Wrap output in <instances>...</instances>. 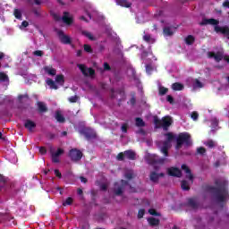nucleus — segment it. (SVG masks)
<instances>
[{
  "instance_id": "nucleus-1",
  "label": "nucleus",
  "mask_w": 229,
  "mask_h": 229,
  "mask_svg": "<svg viewBox=\"0 0 229 229\" xmlns=\"http://www.w3.org/2000/svg\"><path fill=\"white\" fill-rule=\"evenodd\" d=\"M226 182H216V187L218 189L216 191V201L218 203H226L229 199V191L225 186Z\"/></svg>"
},
{
  "instance_id": "nucleus-2",
  "label": "nucleus",
  "mask_w": 229,
  "mask_h": 229,
  "mask_svg": "<svg viewBox=\"0 0 229 229\" xmlns=\"http://www.w3.org/2000/svg\"><path fill=\"white\" fill-rule=\"evenodd\" d=\"M201 24H210L211 26H215V31L216 33H221L222 35H225V37H227V38H229V28L227 26H217V24H219V21L216 19H204Z\"/></svg>"
},
{
  "instance_id": "nucleus-3",
  "label": "nucleus",
  "mask_w": 229,
  "mask_h": 229,
  "mask_svg": "<svg viewBox=\"0 0 229 229\" xmlns=\"http://www.w3.org/2000/svg\"><path fill=\"white\" fill-rule=\"evenodd\" d=\"M182 171H184L188 181H182L181 183V187L182 191H189L191 189V185H192L194 182V175L192 174V173L191 172V168H189L187 165H182Z\"/></svg>"
},
{
  "instance_id": "nucleus-4",
  "label": "nucleus",
  "mask_w": 229,
  "mask_h": 229,
  "mask_svg": "<svg viewBox=\"0 0 229 229\" xmlns=\"http://www.w3.org/2000/svg\"><path fill=\"white\" fill-rule=\"evenodd\" d=\"M166 140L165 142H161L158 144V148L161 151V153L164 154L165 157H167V151L169 148H171V142H173V139H174V136L173 133L168 132L165 134Z\"/></svg>"
},
{
  "instance_id": "nucleus-5",
  "label": "nucleus",
  "mask_w": 229,
  "mask_h": 229,
  "mask_svg": "<svg viewBox=\"0 0 229 229\" xmlns=\"http://www.w3.org/2000/svg\"><path fill=\"white\" fill-rule=\"evenodd\" d=\"M208 58H213V60L216 61L217 63H221V66H218L219 68L223 67V65H225V64H229V56L228 55H223L222 52L214 53V52H208Z\"/></svg>"
},
{
  "instance_id": "nucleus-6",
  "label": "nucleus",
  "mask_w": 229,
  "mask_h": 229,
  "mask_svg": "<svg viewBox=\"0 0 229 229\" xmlns=\"http://www.w3.org/2000/svg\"><path fill=\"white\" fill-rule=\"evenodd\" d=\"M172 123L173 120L169 116H165L162 120L158 119L157 116L154 117V123L156 124V128H164L165 130H167Z\"/></svg>"
},
{
  "instance_id": "nucleus-7",
  "label": "nucleus",
  "mask_w": 229,
  "mask_h": 229,
  "mask_svg": "<svg viewBox=\"0 0 229 229\" xmlns=\"http://www.w3.org/2000/svg\"><path fill=\"white\" fill-rule=\"evenodd\" d=\"M64 75H57L55 77V81L51 79H47L46 83L48 85L50 89H54L56 90L58 89V85H64Z\"/></svg>"
},
{
  "instance_id": "nucleus-8",
  "label": "nucleus",
  "mask_w": 229,
  "mask_h": 229,
  "mask_svg": "<svg viewBox=\"0 0 229 229\" xmlns=\"http://www.w3.org/2000/svg\"><path fill=\"white\" fill-rule=\"evenodd\" d=\"M182 144H186L187 146L191 144V134H189V132H182L179 134L177 139V149L181 148Z\"/></svg>"
},
{
  "instance_id": "nucleus-9",
  "label": "nucleus",
  "mask_w": 229,
  "mask_h": 229,
  "mask_svg": "<svg viewBox=\"0 0 229 229\" xmlns=\"http://www.w3.org/2000/svg\"><path fill=\"white\" fill-rule=\"evenodd\" d=\"M148 213L150 216H155L148 219V224L151 225V226H157L158 223H160V219L158 218L160 217V213L157 212L155 209H149Z\"/></svg>"
},
{
  "instance_id": "nucleus-10",
  "label": "nucleus",
  "mask_w": 229,
  "mask_h": 229,
  "mask_svg": "<svg viewBox=\"0 0 229 229\" xmlns=\"http://www.w3.org/2000/svg\"><path fill=\"white\" fill-rule=\"evenodd\" d=\"M131 187L130 184L126 183V182L122 181L121 182H116L114 184V192L116 194V196H120V194H123V189H131Z\"/></svg>"
},
{
  "instance_id": "nucleus-11",
  "label": "nucleus",
  "mask_w": 229,
  "mask_h": 229,
  "mask_svg": "<svg viewBox=\"0 0 229 229\" xmlns=\"http://www.w3.org/2000/svg\"><path fill=\"white\" fill-rule=\"evenodd\" d=\"M135 152L133 150H127L124 153H120L117 156V160H124V158H129V160H135Z\"/></svg>"
},
{
  "instance_id": "nucleus-12",
  "label": "nucleus",
  "mask_w": 229,
  "mask_h": 229,
  "mask_svg": "<svg viewBox=\"0 0 229 229\" xmlns=\"http://www.w3.org/2000/svg\"><path fill=\"white\" fill-rule=\"evenodd\" d=\"M70 157L73 162H78V160H81V157H83V154L81 153V151L73 148L72 150H70Z\"/></svg>"
},
{
  "instance_id": "nucleus-13",
  "label": "nucleus",
  "mask_w": 229,
  "mask_h": 229,
  "mask_svg": "<svg viewBox=\"0 0 229 229\" xmlns=\"http://www.w3.org/2000/svg\"><path fill=\"white\" fill-rule=\"evenodd\" d=\"M62 155H64V149L62 148L52 150L51 151L52 161L55 162V164H58V162H60V157H62Z\"/></svg>"
},
{
  "instance_id": "nucleus-14",
  "label": "nucleus",
  "mask_w": 229,
  "mask_h": 229,
  "mask_svg": "<svg viewBox=\"0 0 229 229\" xmlns=\"http://www.w3.org/2000/svg\"><path fill=\"white\" fill-rule=\"evenodd\" d=\"M148 158L149 164H164V162H165V158H159L158 156L155 154H148Z\"/></svg>"
},
{
  "instance_id": "nucleus-15",
  "label": "nucleus",
  "mask_w": 229,
  "mask_h": 229,
  "mask_svg": "<svg viewBox=\"0 0 229 229\" xmlns=\"http://www.w3.org/2000/svg\"><path fill=\"white\" fill-rule=\"evenodd\" d=\"M59 40L63 44H71V38L64 33L62 30H57Z\"/></svg>"
},
{
  "instance_id": "nucleus-16",
  "label": "nucleus",
  "mask_w": 229,
  "mask_h": 229,
  "mask_svg": "<svg viewBox=\"0 0 229 229\" xmlns=\"http://www.w3.org/2000/svg\"><path fill=\"white\" fill-rule=\"evenodd\" d=\"M78 67L84 74V76H94V70L91 68H86V66L83 64H79Z\"/></svg>"
},
{
  "instance_id": "nucleus-17",
  "label": "nucleus",
  "mask_w": 229,
  "mask_h": 229,
  "mask_svg": "<svg viewBox=\"0 0 229 229\" xmlns=\"http://www.w3.org/2000/svg\"><path fill=\"white\" fill-rule=\"evenodd\" d=\"M174 31H176V28L171 27L169 25H165V27L163 29V33L165 37H171L174 35Z\"/></svg>"
},
{
  "instance_id": "nucleus-18",
  "label": "nucleus",
  "mask_w": 229,
  "mask_h": 229,
  "mask_svg": "<svg viewBox=\"0 0 229 229\" xmlns=\"http://www.w3.org/2000/svg\"><path fill=\"white\" fill-rule=\"evenodd\" d=\"M167 173L168 174H170V176H177V178H180V176H182V171H180V169L176 167L169 168Z\"/></svg>"
},
{
  "instance_id": "nucleus-19",
  "label": "nucleus",
  "mask_w": 229,
  "mask_h": 229,
  "mask_svg": "<svg viewBox=\"0 0 229 229\" xmlns=\"http://www.w3.org/2000/svg\"><path fill=\"white\" fill-rule=\"evenodd\" d=\"M43 71H44L45 74H48V76L56 75V69L53 68V66H51V65L45 66L43 68Z\"/></svg>"
},
{
  "instance_id": "nucleus-20",
  "label": "nucleus",
  "mask_w": 229,
  "mask_h": 229,
  "mask_svg": "<svg viewBox=\"0 0 229 229\" xmlns=\"http://www.w3.org/2000/svg\"><path fill=\"white\" fill-rule=\"evenodd\" d=\"M24 126L27 130H29V131H32L33 130H35L37 124L31 120H27L24 123Z\"/></svg>"
},
{
  "instance_id": "nucleus-21",
  "label": "nucleus",
  "mask_w": 229,
  "mask_h": 229,
  "mask_svg": "<svg viewBox=\"0 0 229 229\" xmlns=\"http://www.w3.org/2000/svg\"><path fill=\"white\" fill-rule=\"evenodd\" d=\"M63 21L64 24H72V15H71L69 13H64L63 15Z\"/></svg>"
},
{
  "instance_id": "nucleus-22",
  "label": "nucleus",
  "mask_w": 229,
  "mask_h": 229,
  "mask_svg": "<svg viewBox=\"0 0 229 229\" xmlns=\"http://www.w3.org/2000/svg\"><path fill=\"white\" fill-rule=\"evenodd\" d=\"M116 4L123 6L124 8H130V6H131V3L128 2V0H117Z\"/></svg>"
},
{
  "instance_id": "nucleus-23",
  "label": "nucleus",
  "mask_w": 229,
  "mask_h": 229,
  "mask_svg": "<svg viewBox=\"0 0 229 229\" xmlns=\"http://www.w3.org/2000/svg\"><path fill=\"white\" fill-rule=\"evenodd\" d=\"M195 40H196V38H194V36L192 35H189L184 38L185 44H187V46H192Z\"/></svg>"
},
{
  "instance_id": "nucleus-24",
  "label": "nucleus",
  "mask_w": 229,
  "mask_h": 229,
  "mask_svg": "<svg viewBox=\"0 0 229 229\" xmlns=\"http://www.w3.org/2000/svg\"><path fill=\"white\" fill-rule=\"evenodd\" d=\"M192 87L193 89H203L204 84L199 80L195 79L192 81Z\"/></svg>"
},
{
  "instance_id": "nucleus-25",
  "label": "nucleus",
  "mask_w": 229,
  "mask_h": 229,
  "mask_svg": "<svg viewBox=\"0 0 229 229\" xmlns=\"http://www.w3.org/2000/svg\"><path fill=\"white\" fill-rule=\"evenodd\" d=\"M161 176H164V174L151 173L150 180L152 182H158V178H160Z\"/></svg>"
},
{
  "instance_id": "nucleus-26",
  "label": "nucleus",
  "mask_w": 229,
  "mask_h": 229,
  "mask_svg": "<svg viewBox=\"0 0 229 229\" xmlns=\"http://www.w3.org/2000/svg\"><path fill=\"white\" fill-rule=\"evenodd\" d=\"M82 35H84V37H87V38H89V40H96V37H94L92 33L87 30L82 31Z\"/></svg>"
},
{
  "instance_id": "nucleus-27",
  "label": "nucleus",
  "mask_w": 229,
  "mask_h": 229,
  "mask_svg": "<svg viewBox=\"0 0 229 229\" xmlns=\"http://www.w3.org/2000/svg\"><path fill=\"white\" fill-rule=\"evenodd\" d=\"M172 89L173 90H183V86L182 83L176 82L172 85Z\"/></svg>"
},
{
  "instance_id": "nucleus-28",
  "label": "nucleus",
  "mask_w": 229,
  "mask_h": 229,
  "mask_svg": "<svg viewBox=\"0 0 229 229\" xmlns=\"http://www.w3.org/2000/svg\"><path fill=\"white\" fill-rule=\"evenodd\" d=\"M143 39L145 40V42H148V44H154L155 42V38H151V36L149 35H145L143 37Z\"/></svg>"
},
{
  "instance_id": "nucleus-29",
  "label": "nucleus",
  "mask_w": 229,
  "mask_h": 229,
  "mask_svg": "<svg viewBox=\"0 0 229 229\" xmlns=\"http://www.w3.org/2000/svg\"><path fill=\"white\" fill-rule=\"evenodd\" d=\"M55 119L56 121H58V123H64V116L62 115V113H60L59 111L55 113Z\"/></svg>"
},
{
  "instance_id": "nucleus-30",
  "label": "nucleus",
  "mask_w": 229,
  "mask_h": 229,
  "mask_svg": "<svg viewBox=\"0 0 229 229\" xmlns=\"http://www.w3.org/2000/svg\"><path fill=\"white\" fill-rule=\"evenodd\" d=\"M38 110L40 112H46V104L42 102L38 103Z\"/></svg>"
},
{
  "instance_id": "nucleus-31",
  "label": "nucleus",
  "mask_w": 229,
  "mask_h": 229,
  "mask_svg": "<svg viewBox=\"0 0 229 229\" xmlns=\"http://www.w3.org/2000/svg\"><path fill=\"white\" fill-rule=\"evenodd\" d=\"M0 81H8V75L4 72H0Z\"/></svg>"
},
{
  "instance_id": "nucleus-32",
  "label": "nucleus",
  "mask_w": 229,
  "mask_h": 229,
  "mask_svg": "<svg viewBox=\"0 0 229 229\" xmlns=\"http://www.w3.org/2000/svg\"><path fill=\"white\" fill-rule=\"evenodd\" d=\"M72 198H71V197L67 198V199L63 202L64 207H67V205H72Z\"/></svg>"
},
{
  "instance_id": "nucleus-33",
  "label": "nucleus",
  "mask_w": 229,
  "mask_h": 229,
  "mask_svg": "<svg viewBox=\"0 0 229 229\" xmlns=\"http://www.w3.org/2000/svg\"><path fill=\"white\" fill-rule=\"evenodd\" d=\"M191 117L193 121H198V117H199V114H198V112H192L191 114Z\"/></svg>"
},
{
  "instance_id": "nucleus-34",
  "label": "nucleus",
  "mask_w": 229,
  "mask_h": 229,
  "mask_svg": "<svg viewBox=\"0 0 229 229\" xmlns=\"http://www.w3.org/2000/svg\"><path fill=\"white\" fill-rule=\"evenodd\" d=\"M136 126H144V121L140 118H136Z\"/></svg>"
},
{
  "instance_id": "nucleus-35",
  "label": "nucleus",
  "mask_w": 229,
  "mask_h": 229,
  "mask_svg": "<svg viewBox=\"0 0 229 229\" xmlns=\"http://www.w3.org/2000/svg\"><path fill=\"white\" fill-rule=\"evenodd\" d=\"M189 203L191 207H193V208H196V204H197L196 199H190Z\"/></svg>"
},
{
  "instance_id": "nucleus-36",
  "label": "nucleus",
  "mask_w": 229,
  "mask_h": 229,
  "mask_svg": "<svg viewBox=\"0 0 229 229\" xmlns=\"http://www.w3.org/2000/svg\"><path fill=\"white\" fill-rule=\"evenodd\" d=\"M167 93V88L165 87H159V94H161L162 96H164V94Z\"/></svg>"
},
{
  "instance_id": "nucleus-37",
  "label": "nucleus",
  "mask_w": 229,
  "mask_h": 229,
  "mask_svg": "<svg viewBox=\"0 0 229 229\" xmlns=\"http://www.w3.org/2000/svg\"><path fill=\"white\" fill-rule=\"evenodd\" d=\"M208 148H214L216 146V142L213 140H208L207 143H205Z\"/></svg>"
},
{
  "instance_id": "nucleus-38",
  "label": "nucleus",
  "mask_w": 229,
  "mask_h": 229,
  "mask_svg": "<svg viewBox=\"0 0 229 229\" xmlns=\"http://www.w3.org/2000/svg\"><path fill=\"white\" fill-rule=\"evenodd\" d=\"M14 17H15L16 19H21V11H20V10H18V9L14 10Z\"/></svg>"
},
{
  "instance_id": "nucleus-39",
  "label": "nucleus",
  "mask_w": 229,
  "mask_h": 229,
  "mask_svg": "<svg viewBox=\"0 0 229 229\" xmlns=\"http://www.w3.org/2000/svg\"><path fill=\"white\" fill-rule=\"evenodd\" d=\"M125 178H127V180H131V178H133V172H132V171H129V172L125 174Z\"/></svg>"
},
{
  "instance_id": "nucleus-40",
  "label": "nucleus",
  "mask_w": 229,
  "mask_h": 229,
  "mask_svg": "<svg viewBox=\"0 0 229 229\" xmlns=\"http://www.w3.org/2000/svg\"><path fill=\"white\" fill-rule=\"evenodd\" d=\"M84 50L87 52V53H92V47L89 45H84Z\"/></svg>"
},
{
  "instance_id": "nucleus-41",
  "label": "nucleus",
  "mask_w": 229,
  "mask_h": 229,
  "mask_svg": "<svg viewBox=\"0 0 229 229\" xmlns=\"http://www.w3.org/2000/svg\"><path fill=\"white\" fill-rule=\"evenodd\" d=\"M28 26H29L28 21H22L21 25L20 26V29L24 30V28H28Z\"/></svg>"
},
{
  "instance_id": "nucleus-42",
  "label": "nucleus",
  "mask_w": 229,
  "mask_h": 229,
  "mask_svg": "<svg viewBox=\"0 0 229 229\" xmlns=\"http://www.w3.org/2000/svg\"><path fill=\"white\" fill-rule=\"evenodd\" d=\"M146 71H147V73H148V74H151V71H153V66L148 64V65L146 66Z\"/></svg>"
},
{
  "instance_id": "nucleus-43",
  "label": "nucleus",
  "mask_w": 229,
  "mask_h": 229,
  "mask_svg": "<svg viewBox=\"0 0 229 229\" xmlns=\"http://www.w3.org/2000/svg\"><path fill=\"white\" fill-rule=\"evenodd\" d=\"M139 219H142L144 217V209H140L138 213Z\"/></svg>"
},
{
  "instance_id": "nucleus-44",
  "label": "nucleus",
  "mask_w": 229,
  "mask_h": 229,
  "mask_svg": "<svg viewBox=\"0 0 229 229\" xmlns=\"http://www.w3.org/2000/svg\"><path fill=\"white\" fill-rule=\"evenodd\" d=\"M4 182H6V178H4L3 175H0V187H3Z\"/></svg>"
},
{
  "instance_id": "nucleus-45",
  "label": "nucleus",
  "mask_w": 229,
  "mask_h": 229,
  "mask_svg": "<svg viewBox=\"0 0 229 229\" xmlns=\"http://www.w3.org/2000/svg\"><path fill=\"white\" fill-rule=\"evenodd\" d=\"M70 103H76L78 101V97L74 96L69 98Z\"/></svg>"
},
{
  "instance_id": "nucleus-46",
  "label": "nucleus",
  "mask_w": 229,
  "mask_h": 229,
  "mask_svg": "<svg viewBox=\"0 0 229 229\" xmlns=\"http://www.w3.org/2000/svg\"><path fill=\"white\" fill-rule=\"evenodd\" d=\"M197 152L199 154V155H203L205 153V148L203 147H200L197 149Z\"/></svg>"
},
{
  "instance_id": "nucleus-47",
  "label": "nucleus",
  "mask_w": 229,
  "mask_h": 229,
  "mask_svg": "<svg viewBox=\"0 0 229 229\" xmlns=\"http://www.w3.org/2000/svg\"><path fill=\"white\" fill-rule=\"evenodd\" d=\"M33 55H35V56H42L44 53L40 50H37L33 53Z\"/></svg>"
},
{
  "instance_id": "nucleus-48",
  "label": "nucleus",
  "mask_w": 229,
  "mask_h": 229,
  "mask_svg": "<svg viewBox=\"0 0 229 229\" xmlns=\"http://www.w3.org/2000/svg\"><path fill=\"white\" fill-rule=\"evenodd\" d=\"M127 130H128V125L126 123L122 125V131H123V133H126Z\"/></svg>"
},
{
  "instance_id": "nucleus-49",
  "label": "nucleus",
  "mask_w": 229,
  "mask_h": 229,
  "mask_svg": "<svg viewBox=\"0 0 229 229\" xmlns=\"http://www.w3.org/2000/svg\"><path fill=\"white\" fill-rule=\"evenodd\" d=\"M55 174L57 176V178H62V174L58 170H55Z\"/></svg>"
},
{
  "instance_id": "nucleus-50",
  "label": "nucleus",
  "mask_w": 229,
  "mask_h": 229,
  "mask_svg": "<svg viewBox=\"0 0 229 229\" xmlns=\"http://www.w3.org/2000/svg\"><path fill=\"white\" fill-rule=\"evenodd\" d=\"M104 70L105 71H110V65H108V64L105 63L104 64Z\"/></svg>"
},
{
  "instance_id": "nucleus-51",
  "label": "nucleus",
  "mask_w": 229,
  "mask_h": 229,
  "mask_svg": "<svg viewBox=\"0 0 229 229\" xmlns=\"http://www.w3.org/2000/svg\"><path fill=\"white\" fill-rule=\"evenodd\" d=\"M46 148H39V153L41 154V155H46Z\"/></svg>"
},
{
  "instance_id": "nucleus-52",
  "label": "nucleus",
  "mask_w": 229,
  "mask_h": 229,
  "mask_svg": "<svg viewBox=\"0 0 229 229\" xmlns=\"http://www.w3.org/2000/svg\"><path fill=\"white\" fill-rule=\"evenodd\" d=\"M223 6H225V8H229V1L226 0L225 2H224Z\"/></svg>"
},
{
  "instance_id": "nucleus-53",
  "label": "nucleus",
  "mask_w": 229,
  "mask_h": 229,
  "mask_svg": "<svg viewBox=\"0 0 229 229\" xmlns=\"http://www.w3.org/2000/svg\"><path fill=\"white\" fill-rule=\"evenodd\" d=\"M166 99H167V101H168L169 103L173 104V101H174V100H173V97L167 96Z\"/></svg>"
},
{
  "instance_id": "nucleus-54",
  "label": "nucleus",
  "mask_w": 229,
  "mask_h": 229,
  "mask_svg": "<svg viewBox=\"0 0 229 229\" xmlns=\"http://www.w3.org/2000/svg\"><path fill=\"white\" fill-rule=\"evenodd\" d=\"M81 182L82 183H87V179L85 177H81Z\"/></svg>"
},
{
  "instance_id": "nucleus-55",
  "label": "nucleus",
  "mask_w": 229,
  "mask_h": 229,
  "mask_svg": "<svg viewBox=\"0 0 229 229\" xmlns=\"http://www.w3.org/2000/svg\"><path fill=\"white\" fill-rule=\"evenodd\" d=\"M212 124L213 128H216V126H217V120H214Z\"/></svg>"
},
{
  "instance_id": "nucleus-56",
  "label": "nucleus",
  "mask_w": 229,
  "mask_h": 229,
  "mask_svg": "<svg viewBox=\"0 0 229 229\" xmlns=\"http://www.w3.org/2000/svg\"><path fill=\"white\" fill-rule=\"evenodd\" d=\"M81 19L82 21H85L86 22H89V19H87L85 16H82Z\"/></svg>"
},
{
  "instance_id": "nucleus-57",
  "label": "nucleus",
  "mask_w": 229,
  "mask_h": 229,
  "mask_svg": "<svg viewBox=\"0 0 229 229\" xmlns=\"http://www.w3.org/2000/svg\"><path fill=\"white\" fill-rule=\"evenodd\" d=\"M4 58V54L3 52H0V60Z\"/></svg>"
},
{
  "instance_id": "nucleus-58",
  "label": "nucleus",
  "mask_w": 229,
  "mask_h": 229,
  "mask_svg": "<svg viewBox=\"0 0 229 229\" xmlns=\"http://www.w3.org/2000/svg\"><path fill=\"white\" fill-rule=\"evenodd\" d=\"M101 189H102V191H105L106 189V185H102Z\"/></svg>"
},
{
  "instance_id": "nucleus-59",
  "label": "nucleus",
  "mask_w": 229,
  "mask_h": 229,
  "mask_svg": "<svg viewBox=\"0 0 229 229\" xmlns=\"http://www.w3.org/2000/svg\"><path fill=\"white\" fill-rule=\"evenodd\" d=\"M78 194H83V191L78 190Z\"/></svg>"
},
{
  "instance_id": "nucleus-60",
  "label": "nucleus",
  "mask_w": 229,
  "mask_h": 229,
  "mask_svg": "<svg viewBox=\"0 0 229 229\" xmlns=\"http://www.w3.org/2000/svg\"><path fill=\"white\" fill-rule=\"evenodd\" d=\"M89 19H92V16H90L89 13H87Z\"/></svg>"
},
{
  "instance_id": "nucleus-61",
  "label": "nucleus",
  "mask_w": 229,
  "mask_h": 229,
  "mask_svg": "<svg viewBox=\"0 0 229 229\" xmlns=\"http://www.w3.org/2000/svg\"><path fill=\"white\" fill-rule=\"evenodd\" d=\"M0 139H3V133L0 132Z\"/></svg>"
},
{
  "instance_id": "nucleus-62",
  "label": "nucleus",
  "mask_w": 229,
  "mask_h": 229,
  "mask_svg": "<svg viewBox=\"0 0 229 229\" xmlns=\"http://www.w3.org/2000/svg\"><path fill=\"white\" fill-rule=\"evenodd\" d=\"M221 90H225V87H222V88H221Z\"/></svg>"
},
{
  "instance_id": "nucleus-63",
  "label": "nucleus",
  "mask_w": 229,
  "mask_h": 229,
  "mask_svg": "<svg viewBox=\"0 0 229 229\" xmlns=\"http://www.w3.org/2000/svg\"><path fill=\"white\" fill-rule=\"evenodd\" d=\"M100 19H103V15H99Z\"/></svg>"
},
{
  "instance_id": "nucleus-64",
  "label": "nucleus",
  "mask_w": 229,
  "mask_h": 229,
  "mask_svg": "<svg viewBox=\"0 0 229 229\" xmlns=\"http://www.w3.org/2000/svg\"><path fill=\"white\" fill-rule=\"evenodd\" d=\"M78 55L80 56V52L78 53Z\"/></svg>"
}]
</instances>
